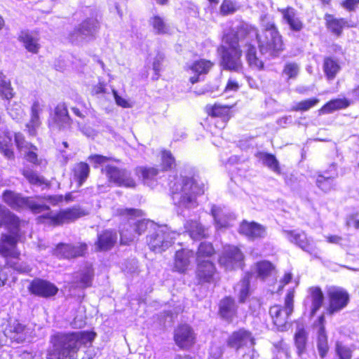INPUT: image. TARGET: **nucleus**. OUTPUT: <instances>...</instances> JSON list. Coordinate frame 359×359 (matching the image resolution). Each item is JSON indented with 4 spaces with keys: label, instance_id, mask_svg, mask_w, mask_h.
Masks as SVG:
<instances>
[{
    "label": "nucleus",
    "instance_id": "c756f323",
    "mask_svg": "<svg viewBox=\"0 0 359 359\" xmlns=\"http://www.w3.org/2000/svg\"><path fill=\"white\" fill-rule=\"evenodd\" d=\"M307 299L311 303V315L313 316L320 309L324 301V295L319 287H311L308 290Z\"/></svg>",
    "mask_w": 359,
    "mask_h": 359
},
{
    "label": "nucleus",
    "instance_id": "052dcab7",
    "mask_svg": "<svg viewBox=\"0 0 359 359\" xmlns=\"http://www.w3.org/2000/svg\"><path fill=\"white\" fill-rule=\"evenodd\" d=\"M335 351L340 359H351L352 357V351L339 341L336 343Z\"/></svg>",
    "mask_w": 359,
    "mask_h": 359
},
{
    "label": "nucleus",
    "instance_id": "bf43d9fd",
    "mask_svg": "<svg viewBox=\"0 0 359 359\" xmlns=\"http://www.w3.org/2000/svg\"><path fill=\"white\" fill-rule=\"evenodd\" d=\"M93 276V270L91 266H88L81 273L80 278V284L81 287H87L91 285Z\"/></svg>",
    "mask_w": 359,
    "mask_h": 359
},
{
    "label": "nucleus",
    "instance_id": "09e8293b",
    "mask_svg": "<svg viewBox=\"0 0 359 359\" xmlns=\"http://www.w3.org/2000/svg\"><path fill=\"white\" fill-rule=\"evenodd\" d=\"M136 174L147 182L149 180L154 179L158 174V170L155 168L139 167L136 169Z\"/></svg>",
    "mask_w": 359,
    "mask_h": 359
},
{
    "label": "nucleus",
    "instance_id": "a19ab883",
    "mask_svg": "<svg viewBox=\"0 0 359 359\" xmlns=\"http://www.w3.org/2000/svg\"><path fill=\"white\" fill-rule=\"evenodd\" d=\"M20 40L23 43L25 48L33 53H36L40 47L37 39L33 37L28 32H22L19 36Z\"/></svg>",
    "mask_w": 359,
    "mask_h": 359
},
{
    "label": "nucleus",
    "instance_id": "37998d69",
    "mask_svg": "<svg viewBox=\"0 0 359 359\" xmlns=\"http://www.w3.org/2000/svg\"><path fill=\"white\" fill-rule=\"evenodd\" d=\"M213 66V63L205 59H201L193 62L190 69L198 75L206 74Z\"/></svg>",
    "mask_w": 359,
    "mask_h": 359
},
{
    "label": "nucleus",
    "instance_id": "2f4dec72",
    "mask_svg": "<svg viewBox=\"0 0 359 359\" xmlns=\"http://www.w3.org/2000/svg\"><path fill=\"white\" fill-rule=\"evenodd\" d=\"M284 20L290 28L295 32H299L303 28V22L297 16L296 11L292 8H287L281 11Z\"/></svg>",
    "mask_w": 359,
    "mask_h": 359
},
{
    "label": "nucleus",
    "instance_id": "a18cd8bd",
    "mask_svg": "<svg viewBox=\"0 0 359 359\" xmlns=\"http://www.w3.org/2000/svg\"><path fill=\"white\" fill-rule=\"evenodd\" d=\"M215 253L212 245L210 243H201L196 253L197 261H203V259L210 257Z\"/></svg>",
    "mask_w": 359,
    "mask_h": 359
},
{
    "label": "nucleus",
    "instance_id": "39448f33",
    "mask_svg": "<svg viewBox=\"0 0 359 359\" xmlns=\"http://www.w3.org/2000/svg\"><path fill=\"white\" fill-rule=\"evenodd\" d=\"M238 33L229 32L224 35L219 50L222 54V65L226 70L240 72L243 69L242 50L240 49Z\"/></svg>",
    "mask_w": 359,
    "mask_h": 359
},
{
    "label": "nucleus",
    "instance_id": "20e7f679",
    "mask_svg": "<svg viewBox=\"0 0 359 359\" xmlns=\"http://www.w3.org/2000/svg\"><path fill=\"white\" fill-rule=\"evenodd\" d=\"M2 198L4 203L13 210L28 209L35 214L50 210L49 206L44 203L45 201L56 205L63 201L62 195L24 197L10 190L5 191Z\"/></svg>",
    "mask_w": 359,
    "mask_h": 359
},
{
    "label": "nucleus",
    "instance_id": "4c0bfd02",
    "mask_svg": "<svg viewBox=\"0 0 359 359\" xmlns=\"http://www.w3.org/2000/svg\"><path fill=\"white\" fill-rule=\"evenodd\" d=\"M294 339L297 355L301 357L306 351L308 334L303 327H298L294 334Z\"/></svg>",
    "mask_w": 359,
    "mask_h": 359
},
{
    "label": "nucleus",
    "instance_id": "ddd939ff",
    "mask_svg": "<svg viewBox=\"0 0 359 359\" xmlns=\"http://www.w3.org/2000/svg\"><path fill=\"white\" fill-rule=\"evenodd\" d=\"M86 215V213L83 210L78 206H74L61 210L57 214L52 212H48L44 217L50 219V223L56 226L74 222Z\"/></svg>",
    "mask_w": 359,
    "mask_h": 359
},
{
    "label": "nucleus",
    "instance_id": "9d476101",
    "mask_svg": "<svg viewBox=\"0 0 359 359\" xmlns=\"http://www.w3.org/2000/svg\"><path fill=\"white\" fill-rule=\"evenodd\" d=\"M244 255L236 246H225L219 257V263L226 270H233L241 268L243 264Z\"/></svg>",
    "mask_w": 359,
    "mask_h": 359
},
{
    "label": "nucleus",
    "instance_id": "13d9d810",
    "mask_svg": "<svg viewBox=\"0 0 359 359\" xmlns=\"http://www.w3.org/2000/svg\"><path fill=\"white\" fill-rule=\"evenodd\" d=\"M261 26L263 29L262 32L268 31H278L272 18L268 15H262L260 17Z\"/></svg>",
    "mask_w": 359,
    "mask_h": 359
},
{
    "label": "nucleus",
    "instance_id": "4be33fe9",
    "mask_svg": "<svg viewBox=\"0 0 359 359\" xmlns=\"http://www.w3.org/2000/svg\"><path fill=\"white\" fill-rule=\"evenodd\" d=\"M196 277L200 283H212L216 269L212 262L209 260L197 261Z\"/></svg>",
    "mask_w": 359,
    "mask_h": 359
},
{
    "label": "nucleus",
    "instance_id": "4468645a",
    "mask_svg": "<svg viewBox=\"0 0 359 359\" xmlns=\"http://www.w3.org/2000/svg\"><path fill=\"white\" fill-rule=\"evenodd\" d=\"M195 338L193 329L187 324L180 325L175 330L174 340L181 348L191 347L195 343Z\"/></svg>",
    "mask_w": 359,
    "mask_h": 359
},
{
    "label": "nucleus",
    "instance_id": "ea45409f",
    "mask_svg": "<svg viewBox=\"0 0 359 359\" xmlns=\"http://www.w3.org/2000/svg\"><path fill=\"white\" fill-rule=\"evenodd\" d=\"M14 95L15 92L11 87V81L4 74L0 73V96L10 100Z\"/></svg>",
    "mask_w": 359,
    "mask_h": 359
},
{
    "label": "nucleus",
    "instance_id": "f704fd0d",
    "mask_svg": "<svg viewBox=\"0 0 359 359\" xmlns=\"http://www.w3.org/2000/svg\"><path fill=\"white\" fill-rule=\"evenodd\" d=\"M211 212L218 227H227L231 224V221L233 219L232 215H228L222 208L215 205L212 207Z\"/></svg>",
    "mask_w": 359,
    "mask_h": 359
},
{
    "label": "nucleus",
    "instance_id": "6e6d98bb",
    "mask_svg": "<svg viewBox=\"0 0 359 359\" xmlns=\"http://www.w3.org/2000/svg\"><path fill=\"white\" fill-rule=\"evenodd\" d=\"M15 142L19 150L24 149L25 151H27V149H30L37 150L35 146L25 140L23 135L20 133H17L15 134Z\"/></svg>",
    "mask_w": 359,
    "mask_h": 359
},
{
    "label": "nucleus",
    "instance_id": "58836bf2",
    "mask_svg": "<svg viewBox=\"0 0 359 359\" xmlns=\"http://www.w3.org/2000/svg\"><path fill=\"white\" fill-rule=\"evenodd\" d=\"M74 179L78 182L79 186H81L89 176V165L83 162L76 164L73 169Z\"/></svg>",
    "mask_w": 359,
    "mask_h": 359
},
{
    "label": "nucleus",
    "instance_id": "8fccbe9b",
    "mask_svg": "<svg viewBox=\"0 0 359 359\" xmlns=\"http://www.w3.org/2000/svg\"><path fill=\"white\" fill-rule=\"evenodd\" d=\"M175 166V160L170 151H163L161 154V168L163 170H171Z\"/></svg>",
    "mask_w": 359,
    "mask_h": 359
},
{
    "label": "nucleus",
    "instance_id": "c03bdc74",
    "mask_svg": "<svg viewBox=\"0 0 359 359\" xmlns=\"http://www.w3.org/2000/svg\"><path fill=\"white\" fill-rule=\"evenodd\" d=\"M250 276L245 275L241 282L236 285V290H238V298L241 303L245 302L249 295Z\"/></svg>",
    "mask_w": 359,
    "mask_h": 359
},
{
    "label": "nucleus",
    "instance_id": "864d4df0",
    "mask_svg": "<svg viewBox=\"0 0 359 359\" xmlns=\"http://www.w3.org/2000/svg\"><path fill=\"white\" fill-rule=\"evenodd\" d=\"M319 102V100L317 98L309 99L301 101L297 103L292 107V110L293 111H307L311 107H314Z\"/></svg>",
    "mask_w": 359,
    "mask_h": 359
},
{
    "label": "nucleus",
    "instance_id": "cd10ccee",
    "mask_svg": "<svg viewBox=\"0 0 359 359\" xmlns=\"http://www.w3.org/2000/svg\"><path fill=\"white\" fill-rule=\"evenodd\" d=\"M239 231L241 233L251 239L263 238L266 235L265 227L256 222H243Z\"/></svg>",
    "mask_w": 359,
    "mask_h": 359
},
{
    "label": "nucleus",
    "instance_id": "f8f14e48",
    "mask_svg": "<svg viewBox=\"0 0 359 359\" xmlns=\"http://www.w3.org/2000/svg\"><path fill=\"white\" fill-rule=\"evenodd\" d=\"M255 344V339L252 333L245 328H240L233 331L226 339V346L234 349L236 352L248 347L249 345L253 346Z\"/></svg>",
    "mask_w": 359,
    "mask_h": 359
},
{
    "label": "nucleus",
    "instance_id": "423d86ee",
    "mask_svg": "<svg viewBox=\"0 0 359 359\" xmlns=\"http://www.w3.org/2000/svg\"><path fill=\"white\" fill-rule=\"evenodd\" d=\"M177 236L178 233L171 231L167 226H158L154 232L148 236L147 243L152 251L161 253L172 245Z\"/></svg>",
    "mask_w": 359,
    "mask_h": 359
},
{
    "label": "nucleus",
    "instance_id": "393cba45",
    "mask_svg": "<svg viewBox=\"0 0 359 359\" xmlns=\"http://www.w3.org/2000/svg\"><path fill=\"white\" fill-rule=\"evenodd\" d=\"M220 316L228 322H232L237 316V306L233 299L226 297L220 300L219 304Z\"/></svg>",
    "mask_w": 359,
    "mask_h": 359
},
{
    "label": "nucleus",
    "instance_id": "0eeeda50",
    "mask_svg": "<svg viewBox=\"0 0 359 359\" xmlns=\"http://www.w3.org/2000/svg\"><path fill=\"white\" fill-rule=\"evenodd\" d=\"M101 172L109 182L118 187L134 188L136 186L135 181L131 176V172L126 168L118 167L113 163H107L102 166Z\"/></svg>",
    "mask_w": 359,
    "mask_h": 359
},
{
    "label": "nucleus",
    "instance_id": "72a5a7b5",
    "mask_svg": "<svg viewBox=\"0 0 359 359\" xmlns=\"http://www.w3.org/2000/svg\"><path fill=\"white\" fill-rule=\"evenodd\" d=\"M0 152L8 159L14 158L12 137L8 131L5 130L0 133Z\"/></svg>",
    "mask_w": 359,
    "mask_h": 359
},
{
    "label": "nucleus",
    "instance_id": "e433bc0d",
    "mask_svg": "<svg viewBox=\"0 0 359 359\" xmlns=\"http://www.w3.org/2000/svg\"><path fill=\"white\" fill-rule=\"evenodd\" d=\"M341 67L337 60L331 57H327L323 62V71L328 80L334 79Z\"/></svg>",
    "mask_w": 359,
    "mask_h": 359
},
{
    "label": "nucleus",
    "instance_id": "f3484780",
    "mask_svg": "<svg viewBox=\"0 0 359 359\" xmlns=\"http://www.w3.org/2000/svg\"><path fill=\"white\" fill-rule=\"evenodd\" d=\"M153 225L149 221L144 219H137L135 222H130V231L133 232H128V230H121L120 232L121 241L124 244H128L132 242L137 236L141 235L144 232L148 225Z\"/></svg>",
    "mask_w": 359,
    "mask_h": 359
},
{
    "label": "nucleus",
    "instance_id": "338daca9",
    "mask_svg": "<svg viewBox=\"0 0 359 359\" xmlns=\"http://www.w3.org/2000/svg\"><path fill=\"white\" fill-rule=\"evenodd\" d=\"M88 159L93 162L95 164L98 165H104V163H107L109 158L107 156H102V155H92L89 156Z\"/></svg>",
    "mask_w": 359,
    "mask_h": 359
},
{
    "label": "nucleus",
    "instance_id": "bb28decb",
    "mask_svg": "<svg viewBox=\"0 0 359 359\" xmlns=\"http://www.w3.org/2000/svg\"><path fill=\"white\" fill-rule=\"evenodd\" d=\"M194 252L187 249L177 250L175 255L173 269L180 273H184L188 269Z\"/></svg>",
    "mask_w": 359,
    "mask_h": 359
},
{
    "label": "nucleus",
    "instance_id": "aec40b11",
    "mask_svg": "<svg viewBox=\"0 0 359 359\" xmlns=\"http://www.w3.org/2000/svg\"><path fill=\"white\" fill-rule=\"evenodd\" d=\"M18 232L17 234L2 235L0 239V255L4 257H17L19 252L16 249Z\"/></svg>",
    "mask_w": 359,
    "mask_h": 359
},
{
    "label": "nucleus",
    "instance_id": "a878e982",
    "mask_svg": "<svg viewBox=\"0 0 359 359\" xmlns=\"http://www.w3.org/2000/svg\"><path fill=\"white\" fill-rule=\"evenodd\" d=\"M43 109V105L39 100H35L31 107L30 120L26 125L28 133L31 136L36 135V130L41 124L39 115Z\"/></svg>",
    "mask_w": 359,
    "mask_h": 359
},
{
    "label": "nucleus",
    "instance_id": "f257e3e1",
    "mask_svg": "<svg viewBox=\"0 0 359 359\" xmlns=\"http://www.w3.org/2000/svg\"><path fill=\"white\" fill-rule=\"evenodd\" d=\"M95 337L93 332H57L50 339L53 353L57 359H76L80 348L91 344Z\"/></svg>",
    "mask_w": 359,
    "mask_h": 359
},
{
    "label": "nucleus",
    "instance_id": "5701e85b",
    "mask_svg": "<svg viewBox=\"0 0 359 359\" xmlns=\"http://www.w3.org/2000/svg\"><path fill=\"white\" fill-rule=\"evenodd\" d=\"M117 241L116 232L111 230H105L97 235V240L95 243L96 251H107L111 250Z\"/></svg>",
    "mask_w": 359,
    "mask_h": 359
},
{
    "label": "nucleus",
    "instance_id": "3c124183",
    "mask_svg": "<svg viewBox=\"0 0 359 359\" xmlns=\"http://www.w3.org/2000/svg\"><path fill=\"white\" fill-rule=\"evenodd\" d=\"M317 186L325 192L330 191L334 186V177H325L322 175L318 176Z\"/></svg>",
    "mask_w": 359,
    "mask_h": 359
},
{
    "label": "nucleus",
    "instance_id": "5fc2aeb1",
    "mask_svg": "<svg viewBox=\"0 0 359 359\" xmlns=\"http://www.w3.org/2000/svg\"><path fill=\"white\" fill-rule=\"evenodd\" d=\"M209 115L215 117H225L229 112V108L227 106H222L215 104L208 109Z\"/></svg>",
    "mask_w": 359,
    "mask_h": 359
},
{
    "label": "nucleus",
    "instance_id": "473e14b6",
    "mask_svg": "<svg viewBox=\"0 0 359 359\" xmlns=\"http://www.w3.org/2000/svg\"><path fill=\"white\" fill-rule=\"evenodd\" d=\"M184 228L190 237L194 240L201 239L208 236V229L204 228L197 221H187L184 224Z\"/></svg>",
    "mask_w": 359,
    "mask_h": 359
},
{
    "label": "nucleus",
    "instance_id": "6ab92c4d",
    "mask_svg": "<svg viewBox=\"0 0 359 359\" xmlns=\"http://www.w3.org/2000/svg\"><path fill=\"white\" fill-rule=\"evenodd\" d=\"M26 327L18 320L11 321L4 330V339L9 338L18 343L22 342L26 339Z\"/></svg>",
    "mask_w": 359,
    "mask_h": 359
},
{
    "label": "nucleus",
    "instance_id": "0e129e2a",
    "mask_svg": "<svg viewBox=\"0 0 359 359\" xmlns=\"http://www.w3.org/2000/svg\"><path fill=\"white\" fill-rule=\"evenodd\" d=\"M236 9V2L232 0H224L220 6V12L224 15L233 13Z\"/></svg>",
    "mask_w": 359,
    "mask_h": 359
},
{
    "label": "nucleus",
    "instance_id": "c85d7f7f",
    "mask_svg": "<svg viewBox=\"0 0 359 359\" xmlns=\"http://www.w3.org/2000/svg\"><path fill=\"white\" fill-rule=\"evenodd\" d=\"M54 123L60 130L69 128L71 126L72 120L65 104H59L55 107Z\"/></svg>",
    "mask_w": 359,
    "mask_h": 359
},
{
    "label": "nucleus",
    "instance_id": "49530a36",
    "mask_svg": "<svg viewBox=\"0 0 359 359\" xmlns=\"http://www.w3.org/2000/svg\"><path fill=\"white\" fill-rule=\"evenodd\" d=\"M22 175L29 181V183L36 185L46 184V180L42 176L39 175L35 171L25 168L22 170Z\"/></svg>",
    "mask_w": 359,
    "mask_h": 359
},
{
    "label": "nucleus",
    "instance_id": "79ce46f5",
    "mask_svg": "<svg viewBox=\"0 0 359 359\" xmlns=\"http://www.w3.org/2000/svg\"><path fill=\"white\" fill-rule=\"evenodd\" d=\"M248 49L246 53V58L249 65L256 69H261L263 67L264 64L257 57L256 48L250 44L247 45Z\"/></svg>",
    "mask_w": 359,
    "mask_h": 359
},
{
    "label": "nucleus",
    "instance_id": "f03ea898",
    "mask_svg": "<svg viewBox=\"0 0 359 359\" xmlns=\"http://www.w3.org/2000/svg\"><path fill=\"white\" fill-rule=\"evenodd\" d=\"M205 184L194 178L181 177L170 185L173 203L180 210L192 209L198 206L197 196L204 194Z\"/></svg>",
    "mask_w": 359,
    "mask_h": 359
},
{
    "label": "nucleus",
    "instance_id": "7c9ffc66",
    "mask_svg": "<svg viewBox=\"0 0 359 359\" xmlns=\"http://www.w3.org/2000/svg\"><path fill=\"white\" fill-rule=\"evenodd\" d=\"M327 28L334 34H341L343 28L353 27L349 21L344 18H336L332 15H326L325 18Z\"/></svg>",
    "mask_w": 359,
    "mask_h": 359
},
{
    "label": "nucleus",
    "instance_id": "a211bd4d",
    "mask_svg": "<svg viewBox=\"0 0 359 359\" xmlns=\"http://www.w3.org/2000/svg\"><path fill=\"white\" fill-rule=\"evenodd\" d=\"M24 222L6 207L0 205V228L6 226L12 234L19 232L20 226Z\"/></svg>",
    "mask_w": 359,
    "mask_h": 359
},
{
    "label": "nucleus",
    "instance_id": "412c9836",
    "mask_svg": "<svg viewBox=\"0 0 359 359\" xmlns=\"http://www.w3.org/2000/svg\"><path fill=\"white\" fill-rule=\"evenodd\" d=\"M325 316L323 314L318 318L315 325L318 327L317 337V348L320 356L323 358L327 355L329 346L327 343V336L325 328Z\"/></svg>",
    "mask_w": 359,
    "mask_h": 359
},
{
    "label": "nucleus",
    "instance_id": "dca6fc26",
    "mask_svg": "<svg viewBox=\"0 0 359 359\" xmlns=\"http://www.w3.org/2000/svg\"><path fill=\"white\" fill-rule=\"evenodd\" d=\"M29 290L31 293L45 298L53 297L58 292V288L53 283L39 278L32 281Z\"/></svg>",
    "mask_w": 359,
    "mask_h": 359
},
{
    "label": "nucleus",
    "instance_id": "e2e57ef3",
    "mask_svg": "<svg viewBox=\"0 0 359 359\" xmlns=\"http://www.w3.org/2000/svg\"><path fill=\"white\" fill-rule=\"evenodd\" d=\"M299 72V67L295 62L287 63L283 69V74L287 76L288 79H294Z\"/></svg>",
    "mask_w": 359,
    "mask_h": 359
},
{
    "label": "nucleus",
    "instance_id": "6e6552de",
    "mask_svg": "<svg viewBox=\"0 0 359 359\" xmlns=\"http://www.w3.org/2000/svg\"><path fill=\"white\" fill-rule=\"evenodd\" d=\"M294 311V292H287L285 298L284 306L278 304L271 306L269 314L272 320L278 328L283 327L287 323L290 316Z\"/></svg>",
    "mask_w": 359,
    "mask_h": 359
},
{
    "label": "nucleus",
    "instance_id": "2eb2a0df",
    "mask_svg": "<svg viewBox=\"0 0 359 359\" xmlns=\"http://www.w3.org/2000/svg\"><path fill=\"white\" fill-rule=\"evenodd\" d=\"M88 250V245L85 243H79L76 245L60 243L55 249L54 254L60 257L72 259L81 257Z\"/></svg>",
    "mask_w": 359,
    "mask_h": 359
},
{
    "label": "nucleus",
    "instance_id": "680f3d73",
    "mask_svg": "<svg viewBox=\"0 0 359 359\" xmlns=\"http://www.w3.org/2000/svg\"><path fill=\"white\" fill-rule=\"evenodd\" d=\"M7 110L10 116L14 120H20L24 115L23 109H22L20 104L18 103H14L9 105L7 108Z\"/></svg>",
    "mask_w": 359,
    "mask_h": 359
},
{
    "label": "nucleus",
    "instance_id": "7ed1b4c3",
    "mask_svg": "<svg viewBox=\"0 0 359 359\" xmlns=\"http://www.w3.org/2000/svg\"><path fill=\"white\" fill-rule=\"evenodd\" d=\"M238 33L245 39L255 38L262 55L277 57L283 50L282 36L278 31L258 33L257 29L251 25L242 24L238 28Z\"/></svg>",
    "mask_w": 359,
    "mask_h": 359
},
{
    "label": "nucleus",
    "instance_id": "1a4fd4ad",
    "mask_svg": "<svg viewBox=\"0 0 359 359\" xmlns=\"http://www.w3.org/2000/svg\"><path fill=\"white\" fill-rule=\"evenodd\" d=\"M328 306L327 313L334 315L339 313L348 305L350 297L346 290L341 287H332L327 292Z\"/></svg>",
    "mask_w": 359,
    "mask_h": 359
},
{
    "label": "nucleus",
    "instance_id": "9b49d317",
    "mask_svg": "<svg viewBox=\"0 0 359 359\" xmlns=\"http://www.w3.org/2000/svg\"><path fill=\"white\" fill-rule=\"evenodd\" d=\"M100 28V23L95 18L83 21L69 34V39L74 43H80L88 37H92Z\"/></svg>",
    "mask_w": 359,
    "mask_h": 359
},
{
    "label": "nucleus",
    "instance_id": "b1692460",
    "mask_svg": "<svg viewBox=\"0 0 359 359\" xmlns=\"http://www.w3.org/2000/svg\"><path fill=\"white\" fill-rule=\"evenodd\" d=\"M290 242L295 243L304 251L311 255L315 254L316 248L311 244L304 232L297 231H284Z\"/></svg>",
    "mask_w": 359,
    "mask_h": 359
},
{
    "label": "nucleus",
    "instance_id": "603ef678",
    "mask_svg": "<svg viewBox=\"0 0 359 359\" xmlns=\"http://www.w3.org/2000/svg\"><path fill=\"white\" fill-rule=\"evenodd\" d=\"M263 162L264 165H266L267 167H269L270 169H271L273 171H274L276 173L280 172V169L279 167V163L276 158L269 154H265L263 156Z\"/></svg>",
    "mask_w": 359,
    "mask_h": 359
},
{
    "label": "nucleus",
    "instance_id": "c9c22d12",
    "mask_svg": "<svg viewBox=\"0 0 359 359\" xmlns=\"http://www.w3.org/2000/svg\"><path fill=\"white\" fill-rule=\"evenodd\" d=\"M349 105V101L345 98L334 99L323 105L319 112L320 114H330L336 110L345 109Z\"/></svg>",
    "mask_w": 359,
    "mask_h": 359
},
{
    "label": "nucleus",
    "instance_id": "de8ad7c7",
    "mask_svg": "<svg viewBox=\"0 0 359 359\" xmlns=\"http://www.w3.org/2000/svg\"><path fill=\"white\" fill-rule=\"evenodd\" d=\"M150 24L152 25L155 32L158 34H165L168 32V27L163 19L158 16L154 15L150 19Z\"/></svg>",
    "mask_w": 359,
    "mask_h": 359
},
{
    "label": "nucleus",
    "instance_id": "774afa93",
    "mask_svg": "<svg viewBox=\"0 0 359 359\" xmlns=\"http://www.w3.org/2000/svg\"><path fill=\"white\" fill-rule=\"evenodd\" d=\"M34 151L35 150L34 149H27V151H25L27 152L25 157L29 162L34 164H39L37 154Z\"/></svg>",
    "mask_w": 359,
    "mask_h": 359
},
{
    "label": "nucleus",
    "instance_id": "4d7b16f0",
    "mask_svg": "<svg viewBox=\"0 0 359 359\" xmlns=\"http://www.w3.org/2000/svg\"><path fill=\"white\" fill-rule=\"evenodd\" d=\"M273 269V266L272 264L267 261H262L257 264V271L259 277L262 278L268 276L272 270Z\"/></svg>",
    "mask_w": 359,
    "mask_h": 359
},
{
    "label": "nucleus",
    "instance_id": "69168bd1",
    "mask_svg": "<svg viewBox=\"0 0 359 359\" xmlns=\"http://www.w3.org/2000/svg\"><path fill=\"white\" fill-rule=\"evenodd\" d=\"M118 212L121 215L128 217L129 221L132 220L133 218L140 217L142 216V211L139 209L134 208H124L118 210Z\"/></svg>",
    "mask_w": 359,
    "mask_h": 359
}]
</instances>
